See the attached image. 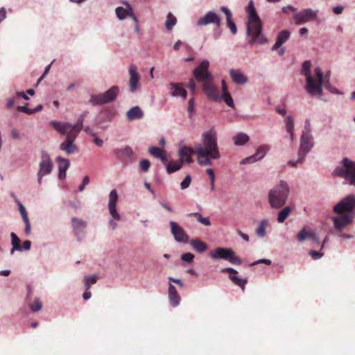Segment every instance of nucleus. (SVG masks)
Instances as JSON below:
<instances>
[{
    "label": "nucleus",
    "instance_id": "obj_1",
    "mask_svg": "<svg viewBox=\"0 0 355 355\" xmlns=\"http://www.w3.org/2000/svg\"><path fill=\"white\" fill-rule=\"evenodd\" d=\"M202 144L195 145L198 163L200 166H211L212 159H218L220 157L217 133L214 127L202 133Z\"/></svg>",
    "mask_w": 355,
    "mask_h": 355
},
{
    "label": "nucleus",
    "instance_id": "obj_2",
    "mask_svg": "<svg viewBox=\"0 0 355 355\" xmlns=\"http://www.w3.org/2000/svg\"><path fill=\"white\" fill-rule=\"evenodd\" d=\"M210 62L208 60H202L193 70V78L202 84V89L207 98L214 101H220V95L217 86L214 83V76L209 70Z\"/></svg>",
    "mask_w": 355,
    "mask_h": 355
},
{
    "label": "nucleus",
    "instance_id": "obj_3",
    "mask_svg": "<svg viewBox=\"0 0 355 355\" xmlns=\"http://www.w3.org/2000/svg\"><path fill=\"white\" fill-rule=\"evenodd\" d=\"M245 11L247 13L246 35L251 37L248 40V44L250 45L266 44L268 40L263 33V25L257 14L253 0H250Z\"/></svg>",
    "mask_w": 355,
    "mask_h": 355
},
{
    "label": "nucleus",
    "instance_id": "obj_4",
    "mask_svg": "<svg viewBox=\"0 0 355 355\" xmlns=\"http://www.w3.org/2000/svg\"><path fill=\"white\" fill-rule=\"evenodd\" d=\"M289 193L290 187L288 183L284 180H280L268 192L269 205L273 209L280 208L286 203Z\"/></svg>",
    "mask_w": 355,
    "mask_h": 355
},
{
    "label": "nucleus",
    "instance_id": "obj_5",
    "mask_svg": "<svg viewBox=\"0 0 355 355\" xmlns=\"http://www.w3.org/2000/svg\"><path fill=\"white\" fill-rule=\"evenodd\" d=\"M334 177L343 178L349 185L355 186V161L345 157L331 172Z\"/></svg>",
    "mask_w": 355,
    "mask_h": 355
},
{
    "label": "nucleus",
    "instance_id": "obj_6",
    "mask_svg": "<svg viewBox=\"0 0 355 355\" xmlns=\"http://www.w3.org/2000/svg\"><path fill=\"white\" fill-rule=\"evenodd\" d=\"M119 87L116 85L112 86L107 91L97 95H92L89 102L94 105H101L115 101L119 94Z\"/></svg>",
    "mask_w": 355,
    "mask_h": 355
},
{
    "label": "nucleus",
    "instance_id": "obj_7",
    "mask_svg": "<svg viewBox=\"0 0 355 355\" xmlns=\"http://www.w3.org/2000/svg\"><path fill=\"white\" fill-rule=\"evenodd\" d=\"M340 215L331 216L330 219L333 223V227L329 231V234L335 235L343 232L347 226L353 223L355 218V211Z\"/></svg>",
    "mask_w": 355,
    "mask_h": 355
},
{
    "label": "nucleus",
    "instance_id": "obj_8",
    "mask_svg": "<svg viewBox=\"0 0 355 355\" xmlns=\"http://www.w3.org/2000/svg\"><path fill=\"white\" fill-rule=\"evenodd\" d=\"M209 257L212 259H223L236 266L242 263L241 259L230 248L217 247L209 253Z\"/></svg>",
    "mask_w": 355,
    "mask_h": 355
},
{
    "label": "nucleus",
    "instance_id": "obj_9",
    "mask_svg": "<svg viewBox=\"0 0 355 355\" xmlns=\"http://www.w3.org/2000/svg\"><path fill=\"white\" fill-rule=\"evenodd\" d=\"M318 10L311 8H304L293 15L295 23L297 25H301L310 21H314L318 19Z\"/></svg>",
    "mask_w": 355,
    "mask_h": 355
},
{
    "label": "nucleus",
    "instance_id": "obj_10",
    "mask_svg": "<svg viewBox=\"0 0 355 355\" xmlns=\"http://www.w3.org/2000/svg\"><path fill=\"white\" fill-rule=\"evenodd\" d=\"M314 146L313 136L302 135L300 141V148L297 155H300V162L305 160L306 155L311 150Z\"/></svg>",
    "mask_w": 355,
    "mask_h": 355
},
{
    "label": "nucleus",
    "instance_id": "obj_11",
    "mask_svg": "<svg viewBox=\"0 0 355 355\" xmlns=\"http://www.w3.org/2000/svg\"><path fill=\"white\" fill-rule=\"evenodd\" d=\"M78 135V134L69 131V135L66 136L65 141L60 144V150L64 152L67 155H71L77 152L78 147L74 142Z\"/></svg>",
    "mask_w": 355,
    "mask_h": 355
},
{
    "label": "nucleus",
    "instance_id": "obj_12",
    "mask_svg": "<svg viewBox=\"0 0 355 355\" xmlns=\"http://www.w3.org/2000/svg\"><path fill=\"white\" fill-rule=\"evenodd\" d=\"M171 226V232L174 239L178 243H188L189 237L187 234L184 230L177 223L173 220L169 222Z\"/></svg>",
    "mask_w": 355,
    "mask_h": 355
},
{
    "label": "nucleus",
    "instance_id": "obj_13",
    "mask_svg": "<svg viewBox=\"0 0 355 355\" xmlns=\"http://www.w3.org/2000/svg\"><path fill=\"white\" fill-rule=\"evenodd\" d=\"M211 24L216 25L217 27L221 25L220 18L214 11L207 12L203 17H200L196 23L198 26H206Z\"/></svg>",
    "mask_w": 355,
    "mask_h": 355
},
{
    "label": "nucleus",
    "instance_id": "obj_14",
    "mask_svg": "<svg viewBox=\"0 0 355 355\" xmlns=\"http://www.w3.org/2000/svg\"><path fill=\"white\" fill-rule=\"evenodd\" d=\"M72 229L78 241H81L85 237V230L87 222L76 217L71 218Z\"/></svg>",
    "mask_w": 355,
    "mask_h": 355
},
{
    "label": "nucleus",
    "instance_id": "obj_15",
    "mask_svg": "<svg viewBox=\"0 0 355 355\" xmlns=\"http://www.w3.org/2000/svg\"><path fill=\"white\" fill-rule=\"evenodd\" d=\"M128 72L130 75L129 89L131 93L134 94L139 88L140 75L137 71V67L134 64L130 66Z\"/></svg>",
    "mask_w": 355,
    "mask_h": 355
},
{
    "label": "nucleus",
    "instance_id": "obj_16",
    "mask_svg": "<svg viewBox=\"0 0 355 355\" xmlns=\"http://www.w3.org/2000/svg\"><path fill=\"white\" fill-rule=\"evenodd\" d=\"M194 154H196L195 148H193L188 146H183L178 151V155L180 157L179 162L181 163L182 165L184 163L192 164L193 162L192 156Z\"/></svg>",
    "mask_w": 355,
    "mask_h": 355
},
{
    "label": "nucleus",
    "instance_id": "obj_17",
    "mask_svg": "<svg viewBox=\"0 0 355 355\" xmlns=\"http://www.w3.org/2000/svg\"><path fill=\"white\" fill-rule=\"evenodd\" d=\"M194 154H196L195 148H193L188 146H183L178 151V155L180 157L179 162L181 163L182 165L184 163L192 164L193 162L192 156Z\"/></svg>",
    "mask_w": 355,
    "mask_h": 355
},
{
    "label": "nucleus",
    "instance_id": "obj_18",
    "mask_svg": "<svg viewBox=\"0 0 355 355\" xmlns=\"http://www.w3.org/2000/svg\"><path fill=\"white\" fill-rule=\"evenodd\" d=\"M56 161L58 163V179L60 180H63L66 178L67 171L70 166V161L69 159L63 157L62 156L57 157Z\"/></svg>",
    "mask_w": 355,
    "mask_h": 355
},
{
    "label": "nucleus",
    "instance_id": "obj_19",
    "mask_svg": "<svg viewBox=\"0 0 355 355\" xmlns=\"http://www.w3.org/2000/svg\"><path fill=\"white\" fill-rule=\"evenodd\" d=\"M230 76L232 82L238 85H243L248 81V77L238 69H231L230 70Z\"/></svg>",
    "mask_w": 355,
    "mask_h": 355
},
{
    "label": "nucleus",
    "instance_id": "obj_20",
    "mask_svg": "<svg viewBox=\"0 0 355 355\" xmlns=\"http://www.w3.org/2000/svg\"><path fill=\"white\" fill-rule=\"evenodd\" d=\"M50 125L60 134L64 136L69 135V132L71 131V123L69 122H61L56 120H51L49 121Z\"/></svg>",
    "mask_w": 355,
    "mask_h": 355
},
{
    "label": "nucleus",
    "instance_id": "obj_21",
    "mask_svg": "<svg viewBox=\"0 0 355 355\" xmlns=\"http://www.w3.org/2000/svg\"><path fill=\"white\" fill-rule=\"evenodd\" d=\"M323 85L317 83L315 79H314V82L306 83L304 87L311 96L318 95L320 98L323 94Z\"/></svg>",
    "mask_w": 355,
    "mask_h": 355
},
{
    "label": "nucleus",
    "instance_id": "obj_22",
    "mask_svg": "<svg viewBox=\"0 0 355 355\" xmlns=\"http://www.w3.org/2000/svg\"><path fill=\"white\" fill-rule=\"evenodd\" d=\"M168 294L170 305L173 308L179 306L181 300L180 296L175 286L171 283L168 284Z\"/></svg>",
    "mask_w": 355,
    "mask_h": 355
},
{
    "label": "nucleus",
    "instance_id": "obj_23",
    "mask_svg": "<svg viewBox=\"0 0 355 355\" xmlns=\"http://www.w3.org/2000/svg\"><path fill=\"white\" fill-rule=\"evenodd\" d=\"M291 33L287 29L281 31L277 37L275 44L272 46V51H276L281 47L290 37Z\"/></svg>",
    "mask_w": 355,
    "mask_h": 355
},
{
    "label": "nucleus",
    "instance_id": "obj_24",
    "mask_svg": "<svg viewBox=\"0 0 355 355\" xmlns=\"http://www.w3.org/2000/svg\"><path fill=\"white\" fill-rule=\"evenodd\" d=\"M144 113L141 108L138 106H133L126 112V116L128 121H132L143 118Z\"/></svg>",
    "mask_w": 355,
    "mask_h": 355
},
{
    "label": "nucleus",
    "instance_id": "obj_25",
    "mask_svg": "<svg viewBox=\"0 0 355 355\" xmlns=\"http://www.w3.org/2000/svg\"><path fill=\"white\" fill-rule=\"evenodd\" d=\"M311 62L310 60H305L302 64L301 74L305 77L306 83L314 82V78L311 72Z\"/></svg>",
    "mask_w": 355,
    "mask_h": 355
},
{
    "label": "nucleus",
    "instance_id": "obj_26",
    "mask_svg": "<svg viewBox=\"0 0 355 355\" xmlns=\"http://www.w3.org/2000/svg\"><path fill=\"white\" fill-rule=\"evenodd\" d=\"M148 153L154 157L160 159L162 163L167 162V155L166 152L155 146H152L149 148Z\"/></svg>",
    "mask_w": 355,
    "mask_h": 355
},
{
    "label": "nucleus",
    "instance_id": "obj_27",
    "mask_svg": "<svg viewBox=\"0 0 355 355\" xmlns=\"http://www.w3.org/2000/svg\"><path fill=\"white\" fill-rule=\"evenodd\" d=\"M192 248L198 253H202L208 249V245L200 239H194L189 242Z\"/></svg>",
    "mask_w": 355,
    "mask_h": 355
},
{
    "label": "nucleus",
    "instance_id": "obj_28",
    "mask_svg": "<svg viewBox=\"0 0 355 355\" xmlns=\"http://www.w3.org/2000/svg\"><path fill=\"white\" fill-rule=\"evenodd\" d=\"M114 154L118 157L124 156L130 159H132L134 155L133 150L130 146H125L124 148L114 149Z\"/></svg>",
    "mask_w": 355,
    "mask_h": 355
},
{
    "label": "nucleus",
    "instance_id": "obj_29",
    "mask_svg": "<svg viewBox=\"0 0 355 355\" xmlns=\"http://www.w3.org/2000/svg\"><path fill=\"white\" fill-rule=\"evenodd\" d=\"M10 239V244L12 248L10 249V254L12 255L15 252H21V239L19 237L15 232H11Z\"/></svg>",
    "mask_w": 355,
    "mask_h": 355
},
{
    "label": "nucleus",
    "instance_id": "obj_30",
    "mask_svg": "<svg viewBox=\"0 0 355 355\" xmlns=\"http://www.w3.org/2000/svg\"><path fill=\"white\" fill-rule=\"evenodd\" d=\"M53 162H44L40 161L39 164V173H42L44 175H49L53 171Z\"/></svg>",
    "mask_w": 355,
    "mask_h": 355
},
{
    "label": "nucleus",
    "instance_id": "obj_31",
    "mask_svg": "<svg viewBox=\"0 0 355 355\" xmlns=\"http://www.w3.org/2000/svg\"><path fill=\"white\" fill-rule=\"evenodd\" d=\"M250 140V137L244 132H239L233 137L234 144L236 146H243Z\"/></svg>",
    "mask_w": 355,
    "mask_h": 355
},
{
    "label": "nucleus",
    "instance_id": "obj_32",
    "mask_svg": "<svg viewBox=\"0 0 355 355\" xmlns=\"http://www.w3.org/2000/svg\"><path fill=\"white\" fill-rule=\"evenodd\" d=\"M166 166V171L167 174H172L175 172L178 171L182 168V164L180 162H169L167 159L166 163H163Z\"/></svg>",
    "mask_w": 355,
    "mask_h": 355
},
{
    "label": "nucleus",
    "instance_id": "obj_33",
    "mask_svg": "<svg viewBox=\"0 0 355 355\" xmlns=\"http://www.w3.org/2000/svg\"><path fill=\"white\" fill-rule=\"evenodd\" d=\"M284 122L286 124V132L290 135V139H291V141H293V139H294L293 131H294V125H295L294 120H293V117L289 115V116H286Z\"/></svg>",
    "mask_w": 355,
    "mask_h": 355
},
{
    "label": "nucleus",
    "instance_id": "obj_34",
    "mask_svg": "<svg viewBox=\"0 0 355 355\" xmlns=\"http://www.w3.org/2000/svg\"><path fill=\"white\" fill-rule=\"evenodd\" d=\"M292 211V209L289 206L283 208L277 214V221L279 223H283L289 216Z\"/></svg>",
    "mask_w": 355,
    "mask_h": 355
},
{
    "label": "nucleus",
    "instance_id": "obj_35",
    "mask_svg": "<svg viewBox=\"0 0 355 355\" xmlns=\"http://www.w3.org/2000/svg\"><path fill=\"white\" fill-rule=\"evenodd\" d=\"M268 223V219H262L260 221L258 227L255 229V233L259 238H263L266 235V227Z\"/></svg>",
    "mask_w": 355,
    "mask_h": 355
},
{
    "label": "nucleus",
    "instance_id": "obj_36",
    "mask_svg": "<svg viewBox=\"0 0 355 355\" xmlns=\"http://www.w3.org/2000/svg\"><path fill=\"white\" fill-rule=\"evenodd\" d=\"M229 279L236 286L244 290L248 282L247 279L239 277L236 275H229Z\"/></svg>",
    "mask_w": 355,
    "mask_h": 355
},
{
    "label": "nucleus",
    "instance_id": "obj_37",
    "mask_svg": "<svg viewBox=\"0 0 355 355\" xmlns=\"http://www.w3.org/2000/svg\"><path fill=\"white\" fill-rule=\"evenodd\" d=\"M85 119V117L80 114L78 117L76 123L75 124L71 123V132L78 135L80 130L83 128V122Z\"/></svg>",
    "mask_w": 355,
    "mask_h": 355
},
{
    "label": "nucleus",
    "instance_id": "obj_38",
    "mask_svg": "<svg viewBox=\"0 0 355 355\" xmlns=\"http://www.w3.org/2000/svg\"><path fill=\"white\" fill-rule=\"evenodd\" d=\"M269 146L267 145H261L258 147L256 152L253 154L257 160L260 161L263 159L269 150Z\"/></svg>",
    "mask_w": 355,
    "mask_h": 355
},
{
    "label": "nucleus",
    "instance_id": "obj_39",
    "mask_svg": "<svg viewBox=\"0 0 355 355\" xmlns=\"http://www.w3.org/2000/svg\"><path fill=\"white\" fill-rule=\"evenodd\" d=\"M189 217H195L196 220L205 226H210L211 225L209 217H204L198 212H193L188 215Z\"/></svg>",
    "mask_w": 355,
    "mask_h": 355
},
{
    "label": "nucleus",
    "instance_id": "obj_40",
    "mask_svg": "<svg viewBox=\"0 0 355 355\" xmlns=\"http://www.w3.org/2000/svg\"><path fill=\"white\" fill-rule=\"evenodd\" d=\"M177 23L176 17L171 13L168 12L165 22V26L167 30L171 31Z\"/></svg>",
    "mask_w": 355,
    "mask_h": 355
},
{
    "label": "nucleus",
    "instance_id": "obj_41",
    "mask_svg": "<svg viewBox=\"0 0 355 355\" xmlns=\"http://www.w3.org/2000/svg\"><path fill=\"white\" fill-rule=\"evenodd\" d=\"M128 9L122 6H119L115 8V13L119 20H124L128 15Z\"/></svg>",
    "mask_w": 355,
    "mask_h": 355
},
{
    "label": "nucleus",
    "instance_id": "obj_42",
    "mask_svg": "<svg viewBox=\"0 0 355 355\" xmlns=\"http://www.w3.org/2000/svg\"><path fill=\"white\" fill-rule=\"evenodd\" d=\"M313 232H310L307 231V230L304 227L302 228L297 234V239L299 242L302 243L310 238Z\"/></svg>",
    "mask_w": 355,
    "mask_h": 355
},
{
    "label": "nucleus",
    "instance_id": "obj_43",
    "mask_svg": "<svg viewBox=\"0 0 355 355\" xmlns=\"http://www.w3.org/2000/svg\"><path fill=\"white\" fill-rule=\"evenodd\" d=\"M119 199V195L116 189H112L109 194L108 205H116Z\"/></svg>",
    "mask_w": 355,
    "mask_h": 355
},
{
    "label": "nucleus",
    "instance_id": "obj_44",
    "mask_svg": "<svg viewBox=\"0 0 355 355\" xmlns=\"http://www.w3.org/2000/svg\"><path fill=\"white\" fill-rule=\"evenodd\" d=\"M15 202L17 203V205L18 206V209L21 215L22 219L25 220L26 218H28V214H27L25 207L23 205V204L19 201V200L17 197H15Z\"/></svg>",
    "mask_w": 355,
    "mask_h": 355
},
{
    "label": "nucleus",
    "instance_id": "obj_45",
    "mask_svg": "<svg viewBox=\"0 0 355 355\" xmlns=\"http://www.w3.org/2000/svg\"><path fill=\"white\" fill-rule=\"evenodd\" d=\"M29 307L33 312H38L42 309V304L38 297H35L33 302L30 304Z\"/></svg>",
    "mask_w": 355,
    "mask_h": 355
},
{
    "label": "nucleus",
    "instance_id": "obj_46",
    "mask_svg": "<svg viewBox=\"0 0 355 355\" xmlns=\"http://www.w3.org/2000/svg\"><path fill=\"white\" fill-rule=\"evenodd\" d=\"M195 255L191 252H184L181 254V259L184 263H191L193 262Z\"/></svg>",
    "mask_w": 355,
    "mask_h": 355
},
{
    "label": "nucleus",
    "instance_id": "obj_47",
    "mask_svg": "<svg viewBox=\"0 0 355 355\" xmlns=\"http://www.w3.org/2000/svg\"><path fill=\"white\" fill-rule=\"evenodd\" d=\"M227 27L230 29L232 35H236L238 32L237 26L236 23L234 21L233 18L227 19L226 20Z\"/></svg>",
    "mask_w": 355,
    "mask_h": 355
},
{
    "label": "nucleus",
    "instance_id": "obj_48",
    "mask_svg": "<svg viewBox=\"0 0 355 355\" xmlns=\"http://www.w3.org/2000/svg\"><path fill=\"white\" fill-rule=\"evenodd\" d=\"M108 210L113 219L116 220H121V216L117 211L116 205H108Z\"/></svg>",
    "mask_w": 355,
    "mask_h": 355
},
{
    "label": "nucleus",
    "instance_id": "obj_49",
    "mask_svg": "<svg viewBox=\"0 0 355 355\" xmlns=\"http://www.w3.org/2000/svg\"><path fill=\"white\" fill-rule=\"evenodd\" d=\"M192 178L191 175H187L183 180L180 182V188L182 190L188 189L191 184Z\"/></svg>",
    "mask_w": 355,
    "mask_h": 355
},
{
    "label": "nucleus",
    "instance_id": "obj_50",
    "mask_svg": "<svg viewBox=\"0 0 355 355\" xmlns=\"http://www.w3.org/2000/svg\"><path fill=\"white\" fill-rule=\"evenodd\" d=\"M150 166V162L147 159H142L139 161L140 169L144 172H148Z\"/></svg>",
    "mask_w": 355,
    "mask_h": 355
},
{
    "label": "nucleus",
    "instance_id": "obj_51",
    "mask_svg": "<svg viewBox=\"0 0 355 355\" xmlns=\"http://www.w3.org/2000/svg\"><path fill=\"white\" fill-rule=\"evenodd\" d=\"M223 100L225 103V104L232 108H234V100L232 97V96L230 94H227V96H220V101Z\"/></svg>",
    "mask_w": 355,
    "mask_h": 355
},
{
    "label": "nucleus",
    "instance_id": "obj_52",
    "mask_svg": "<svg viewBox=\"0 0 355 355\" xmlns=\"http://www.w3.org/2000/svg\"><path fill=\"white\" fill-rule=\"evenodd\" d=\"M188 109H187V111H188V114H189V118H191L193 114L195 113L196 110H195V100L193 98H191L189 100V102H188Z\"/></svg>",
    "mask_w": 355,
    "mask_h": 355
},
{
    "label": "nucleus",
    "instance_id": "obj_53",
    "mask_svg": "<svg viewBox=\"0 0 355 355\" xmlns=\"http://www.w3.org/2000/svg\"><path fill=\"white\" fill-rule=\"evenodd\" d=\"M183 88V85L179 83H171L169 84V89L172 91L171 93H179Z\"/></svg>",
    "mask_w": 355,
    "mask_h": 355
},
{
    "label": "nucleus",
    "instance_id": "obj_54",
    "mask_svg": "<svg viewBox=\"0 0 355 355\" xmlns=\"http://www.w3.org/2000/svg\"><path fill=\"white\" fill-rule=\"evenodd\" d=\"M309 253L313 260H318L324 256L323 252L315 250H311Z\"/></svg>",
    "mask_w": 355,
    "mask_h": 355
},
{
    "label": "nucleus",
    "instance_id": "obj_55",
    "mask_svg": "<svg viewBox=\"0 0 355 355\" xmlns=\"http://www.w3.org/2000/svg\"><path fill=\"white\" fill-rule=\"evenodd\" d=\"M28 103H26L24 105H18L17 107V110L19 112H24L27 114H31V108L28 107Z\"/></svg>",
    "mask_w": 355,
    "mask_h": 355
},
{
    "label": "nucleus",
    "instance_id": "obj_56",
    "mask_svg": "<svg viewBox=\"0 0 355 355\" xmlns=\"http://www.w3.org/2000/svg\"><path fill=\"white\" fill-rule=\"evenodd\" d=\"M259 263H264V264H266L268 266L270 265L271 264V260L270 259H265V258H263V259H260L257 261H255L254 262H252L249 264L250 266H256L257 264H259Z\"/></svg>",
    "mask_w": 355,
    "mask_h": 355
},
{
    "label": "nucleus",
    "instance_id": "obj_57",
    "mask_svg": "<svg viewBox=\"0 0 355 355\" xmlns=\"http://www.w3.org/2000/svg\"><path fill=\"white\" fill-rule=\"evenodd\" d=\"M85 280L88 281L92 285L96 283L98 278V274H93L92 275L85 276Z\"/></svg>",
    "mask_w": 355,
    "mask_h": 355
},
{
    "label": "nucleus",
    "instance_id": "obj_58",
    "mask_svg": "<svg viewBox=\"0 0 355 355\" xmlns=\"http://www.w3.org/2000/svg\"><path fill=\"white\" fill-rule=\"evenodd\" d=\"M89 180H90V179H89V176H87V175L85 176L83 178L81 184L78 187V191H83L85 189V186L89 183Z\"/></svg>",
    "mask_w": 355,
    "mask_h": 355
},
{
    "label": "nucleus",
    "instance_id": "obj_59",
    "mask_svg": "<svg viewBox=\"0 0 355 355\" xmlns=\"http://www.w3.org/2000/svg\"><path fill=\"white\" fill-rule=\"evenodd\" d=\"M311 125L310 121L309 119H306L305 121V125H304V130L302 132V135H306V136H312L311 134Z\"/></svg>",
    "mask_w": 355,
    "mask_h": 355
},
{
    "label": "nucleus",
    "instance_id": "obj_60",
    "mask_svg": "<svg viewBox=\"0 0 355 355\" xmlns=\"http://www.w3.org/2000/svg\"><path fill=\"white\" fill-rule=\"evenodd\" d=\"M220 10L225 15L226 19L233 18L231 10L227 6H223L220 8Z\"/></svg>",
    "mask_w": 355,
    "mask_h": 355
},
{
    "label": "nucleus",
    "instance_id": "obj_61",
    "mask_svg": "<svg viewBox=\"0 0 355 355\" xmlns=\"http://www.w3.org/2000/svg\"><path fill=\"white\" fill-rule=\"evenodd\" d=\"M316 82L323 85L324 88H327L328 85H331L329 76H323L322 80H316Z\"/></svg>",
    "mask_w": 355,
    "mask_h": 355
},
{
    "label": "nucleus",
    "instance_id": "obj_62",
    "mask_svg": "<svg viewBox=\"0 0 355 355\" xmlns=\"http://www.w3.org/2000/svg\"><path fill=\"white\" fill-rule=\"evenodd\" d=\"M170 95L171 96H173V97H179V96H180L183 99H185L187 97V91L183 87L180 92H179V93H171Z\"/></svg>",
    "mask_w": 355,
    "mask_h": 355
},
{
    "label": "nucleus",
    "instance_id": "obj_63",
    "mask_svg": "<svg viewBox=\"0 0 355 355\" xmlns=\"http://www.w3.org/2000/svg\"><path fill=\"white\" fill-rule=\"evenodd\" d=\"M310 238L311 239L312 243L313 245L321 246V242L320 241V239L315 233L313 232Z\"/></svg>",
    "mask_w": 355,
    "mask_h": 355
},
{
    "label": "nucleus",
    "instance_id": "obj_64",
    "mask_svg": "<svg viewBox=\"0 0 355 355\" xmlns=\"http://www.w3.org/2000/svg\"><path fill=\"white\" fill-rule=\"evenodd\" d=\"M32 242L29 240L24 241L23 245L21 246V252L28 251L31 248Z\"/></svg>",
    "mask_w": 355,
    "mask_h": 355
}]
</instances>
